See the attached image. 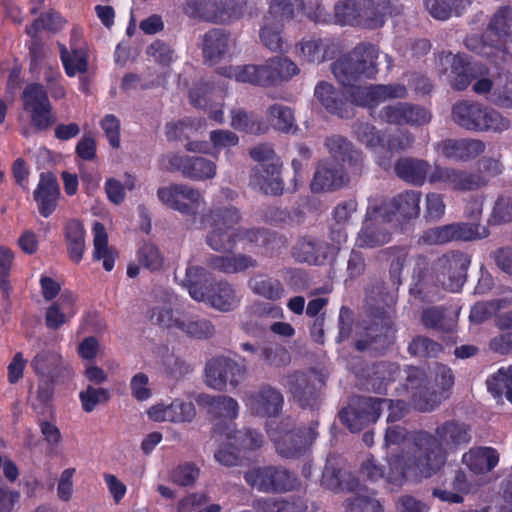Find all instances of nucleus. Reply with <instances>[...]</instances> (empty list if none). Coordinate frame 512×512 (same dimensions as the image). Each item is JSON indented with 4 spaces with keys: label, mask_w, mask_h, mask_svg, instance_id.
Instances as JSON below:
<instances>
[{
    "label": "nucleus",
    "mask_w": 512,
    "mask_h": 512,
    "mask_svg": "<svg viewBox=\"0 0 512 512\" xmlns=\"http://www.w3.org/2000/svg\"><path fill=\"white\" fill-rule=\"evenodd\" d=\"M381 253L390 261L389 277L392 284L398 287L402 283L401 275L408 258V249L404 246H391L382 250Z\"/></svg>",
    "instance_id": "obj_55"
},
{
    "label": "nucleus",
    "mask_w": 512,
    "mask_h": 512,
    "mask_svg": "<svg viewBox=\"0 0 512 512\" xmlns=\"http://www.w3.org/2000/svg\"><path fill=\"white\" fill-rule=\"evenodd\" d=\"M383 212L378 206H369L366 211V218L358 233L357 244L363 248H375L390 241V233L380 226L377 221L383 220Z\"/></svg>",
    "instance_id": "obj_31"
},
{
    "label": "nucleus",
    "mask_w": 512,
    "mask_h": 512,
    "mask_svg": "<svg viewBox=\"0 0 512 512\" xmlns=\"http://www.w3.org/2000/svg\"><path fill=\"white\" fill-rule=\"evenodd\" d=\"M325 146L335 160L347 163L355 169L361 168L363 164L362 152L355 150L353 144L345 137L340 135L327 137Z\"/></svg>",
    "instance_id": "obj_45"
},
{
    "label": "nucleus",
    "mask_w": 512,
    "mask_h": 512,
    "mask_svg": "<svg viewBox=\"0 0 512 512\" xmlns=\"http://www.w3.org/2000/svg\"><path fill=\"white\" fill-rule=\"evenodd\" d=\"M283 405L284 397L281 391L268 384L260 386L247 399V406L251 413L259 417H278Z\"/></svg>",
    "instance_id": "obj_27"
},
{
    "label": "nucleus",
    "mask_w": 512,
    "mask_h": 512,
    "mask_svg": "<svg viewBox=\"0 0 512 512\" xmlns=\"http://www.w3.org/2000/svg\"><path fill=\"white\" fill-rule=\"evenodd\" d=\"M177 329L198 339L210 338L215 332V328L211 321L198 317H186L181 319Z\"/></svg>",
    "instance_id": "obj_61"
},
{
    "label": "nucleus",
    "mask_w": 512,
    "mask_h": 512,
    "mask_svg": "<svg viewBox=\"0 0 512 512\" xmlns=\"http://www.w3.org/2000/svg\"><path fill=\"white\" fill-rule=\"evenodd\" d=\"M486 145L479 139H445L437 144L438 151L447 159L467 162L485 151Z\"/></svg>",
    "instance_id": "obj_33"
},
{
    "label": "nucleus",
    "mask_w": 512,
    "mask_h": 512,
    "mask_svg": "<svg viewBox=\"0 0 512 512\" xmlns=\"http://www.w3.org/2000/svg\"><path fill=\"white\" fill-rule=\"evenodd\" d=\"M452 121L472 132L502 133L511 127V121L500 112L472 100H460L451 109Z\"/></svg>",
    "instance_id": "obj_5"
},
{
    "label": "nucleus",
    "mask_w": 512,
    "mask_h": 512,
    "mask_svg": "<svg viewBox=\"0 0 512 512\" xmlns=\"http://www.w3.org/2000/svg\"><path fill=\"white\" fill-rule=\"evenodd\" d=\"M359 473L372 483L382 480L391 491L402 487L408 478L414 480L422 478L414 469V457H406L402 454L392 455L388 460L387 468L380 465L371 455L361 463Z\"/></svg>",
    "instance_id": "obj_9"
},
{
    "label": "nucleus",
    "mask_w": 512,
    "mask_h": 512,
    "mask_svg": "<svg viewBox=\"0 0 512 512\" xmlns=\"http://www.w3.org/2000/svg\"><path fill=\"white\" fill-rule=\"evenodd\" d=\"M283 28L284 24L264 18V24L259 32L261 43L272 52L282 51L284 45Z\"/></svg>",
    "instance_id": "obj_59"
},
{
    "label": "nucleus",
    "mask_w": 512,
    "mask_h": 512,
    "mask_svg": "<svg viewBox=\"0 0 512 512\" xmlns=\"http://www.w3.org/2000/svg\"><path fill=\"white\" fill-rule=\"evenodd\" d=\"M314 96L329 113L340 118H350L353 116V109L349 101L332 84L320 81L315 86Z\"/></svg>",
    "instance_id": "obj_38"
},
{
    "label": "nucleus",
    "mask_w": 512,
    "mask_h": 512,
    "mask_svg": "<svg viewBox=\"0 0 512 512\" xmlns=\"http://www.w3.org/2000/svg\"><path fill=\"white\" fill-rule=\"evenodd\" d=\"M363 0H341L335 4V22L341 26H359Z\"/></svg>",
    "instance_id": "obj_57"
},
{
    "label": "nucleus",
    "mask_w": 512,
    "mask_h": 512,
    "mask_svg": "<svg viewBox=\"0 0 512 512\" xmlns=\"http://www.w3.org/2000/svg\"><path fill=\"white\" fill-rule=\"evenodd\" d=\"M23 110L29 115L36 131H46L56 123V115L44 86L33 82L27 84L21 95Z\"/></svg>",
    "instance_id": "obj_14"
},
{
    "label": "nucleus",
    "mask_w": 512,
    "mask_h": 512,
    "mask_svg": "<svg viewBox=\"0 0 512 512\" xmlns=\"http://www.w3.org/2000/svg\"><path fill=\"white\" fill-rule=\"evenodd\" d=\"M393 296L384 284L376 283L366 289L364 319L358 324L361 336L354 343L357 351L371 350L384 354L395 343L396 328L393 321Z\"/></svg>",
    "instance_id": "obj_1"
},
{
    "label": "nucleus",
    "mask_w": 512,
    "mask_h": 512,
    "mask_svg": "<svg viewBox=\"0 0 512 512\" xmlns=\"http://www.w3.org/2000/svg\"><path fill=\"white\" fill-rule=\"evenodd\" d=\"M290 426V418H287L277 424L276 427L269 424L267 433L280 456L299 458L312 448L318 437L319 422L312 420L308 427L291 428Z\"/></svg>",
    "instance_id": "obj_8"
},
{
    "label": "nucleus",
    "mask_w": 512,
    "mask_h": 512,
    "mask_svg": "<svg viewBox=\"0 0 512 512\" xmlns=\"http://www.w3.org/2000/svg\"><path fill=\"white\" fill-rule=\"evenodd\" d=\"M231 126L238 131L255 135L263 134L267 130V126L260 117L244 109L231 111Z\"/></svg>",
    "instance_id": "obj_53"
},
{
    "label": "nucleus",
    "mask_w": 512,
    "mask_h": 512,
    "mask_svg": "<svg viewBox=\"0 0 512 512\" xmlns=\"http://www.w3.org/2000/svg\"><path fill=\"white\" fill-rule=\"evenodd\" d=\"M243 477L251 488L263 493L290 492L300 484L295 473L280 465L255 467L246 471Z\"/></svg>",
    "instance_id": "obj_12"
},
{
    "label": "nucleus",
    "mask_w": 512,
    "mask_h": 512,
    "mask_svg": "<svg viewBox=\"0 0 512 512\" xmlns=\"http://www.w3.org/2000/svg\"><path fill=\"white\" fill-rule=\"evenodd\" d=\"M64 237L70 260L78 264L83 259L85 251V229L78 219H70L64 227Z\"/></svg>",
    "instance_id": "obj_47"
},
{
    "label": "nucleus",
    "mask_w": 512,
    "mask_h": 512,
    "mask_svg": "<svg viewBox=\"0 0 512 512\" xmlns=\"http://www.w3.org/2000/svg\"><path fill=\"white\" fill-rule=\"evenodd\" d=\"M325 385L324 376L315 369L295 371L287 376L288 392L302 409L319 408Z\"/></svg>",
    "instance_id": "obj_15"
},
{
    "label": "nucleus",
    "mask_w": 512,
    "mask_h": 512,
    "mask_svg": "<svg viewBox=\"0 0 512 512\" xmlns=\"http://www.w3.org/2000/svg\"><path fill=\"white\" fill-rule=\"evenodd\" d=\"M60 195V185L55 174L51 171L40 173L39 182L33 192V198L42 217L48 218L54 213L58 206Z\"/></svg>",
    "instance_id": "obj_29"
},
{
    "label": "nucleus",
    "mask_w": 512,
    "mask_h": 512,
    "mask_svg": "<svg viewBox=\"0 0 512 512\" xmlns=\"http://www.w3.org/2000/svg\"><path fill=\"white\" fill-rule=\"evenodd\" d=\"M347 177L343 167L333 160H322L318 163L311 182V190L314 193L335 191L342 188Z\"/></svg>",
    "instance_id": "obj_32"
},
{
    "label": "nucleus",
    "mask_w": 512,
    "mask_h": 512,
    "mask_svg": "<svg viewBox=\"0 0 512 512\" xmlns=\"http://www.w3.org/2000/svg\"><path fill=\"white\" fill-rule=\"evenodd\" d=\"M94 233V250L93 259L103 260V268L110 272L113 270L117 252L108 246V235L104 225L100 222H95L93 225Z\"/></svg>",
    "instance_id": "obj_50"
},
{
    "label": "nucleus",
    "mask_w": 512,
    "mask_h": 512,
    "mask_svg": "<svg viewBox=\"0 0 512 512\" xmlns=\"http://www.w3.org/2000/svg\"><path fill=\"white\" fill-rule=\"evenodd\" d=\"M430 184L442 183L455 191H472L486 185L487 181L477 173H469L456 168L435 165L430 172Z\"/></svg>",
    "instance_id": "obj_23"
},
{
    "label": "nucleus",
    "mask_w": 512,
    "mask_h": 512,
    "mask_svg": "<svg viewBox=\"0 0 512 512\" xmlns=\"http://www.w3.org/2000/svg\"><path fill=\"white\" fill-rule=\"evenodd\" d=\"M88 57V52L83 47L71 46V52H69L65 46H62L60 50V59L68 77L86 73L88 71Z\"/></svg>",
    "instance_id": "obj_51"
},
{
    "label": "nucleus",
    "mask_w": 512,
    "mask_h": 512,
    "mask_svg": "<svg viewBox=\"0 0 512 512\" xmlns=\"http://www.w3.org/2000/svg\"><path fill=\"white\" fill-rule=\"evenodd\" d=\"M489 100L499 108L512 109V73L498 75Z\"/></svg>",
    "instance_id": "obj_56"
},
{
    "label": "nucleus",
    "mask_w": 512,
    "mask_h": 512,
    "mask_svg": "<svg viewBox=\"0 0 512 512\" xmlns=\"http://www.w3.org/2000/svg\"><path fill=\"white\" fill-rule=\"evenodd\" d=\"M331 246L320 239L305 236L299 238L292 248V256L299 263L322 265L328 258Z\"/></svg>",
    "instance_id": "obj_35"
},
{
    "label": "nucleus",
    "mask_w": 512,
    "mask_h": 512,
    "mask_svg": "<svg viewBox=\"0 0 512 512\" xmlns=\"http://www.w3.org/2000/svg\"><path fill=\"white\" fill-rule=\"evenodd\" d=\"M379 48L370 42L358 43L348 54L332 64V73L344 87H349L350 105L375 109L379 104L376 84L356 86L362 77L375 79L378 74Z\"/></svg>",
    "instance_id": "obj_2"
},
{
    "label": "nucleus",
    "mask_w": 512,
    "mask_h": 512,
    "mask_svg": "<svg viewBox=\"0 0 512 512\" xmlns=\"http://www.w3.org/2000/svg\"><path fill=\"white\" fill-rule=\"evenodd\" d=\"M381 415L380 398L357 396L339 411L340 422L352 433L360 432L375 423Z\"/></svg>",
    "instance_id": "obj_18"
},
{
    "label": "nucleus",
    "mask_w": 512,
    "mask_h": 512,
    "mask_svg": "<svg viewBox=\"0 0 512 512\" xmlns=\"http://www.w3.org/2000/svg\"><path fill=\"white\" fill-rule=\"evenodd\" d=\"M442 350L439 342L423 335L413 337L407 347L410 356L422 359L436 358Z\"/></svg>",
    "instance_id": "obj_58"
},
{
    "label": "nucleus",
    "mask_w": 512,
    "mask_h": 512,
    "mask_svg": "<svg viewBox=\"0 0 512 512\" xmlns=\"http://www.w3.org/2000/svg\"><path fill=\"white\" fill-rule=\"evenodd\" d=\"M110 398L109 391L105 388H95L92 385H88L85 390L79 393V400L82 405V409L86 413L92 412L97 405L106 403Z\"/></svg>",
    "instance_id": "obj_64"
},
{
    "label": "nucleus",
    "mask_w": 512,
    "mask_h": 512,
    "mask_svg": "<svg viewBox=\"0 0 512 512\" xmlns=\"http://www.w3.org/2000/svg\"><path fill=\"white\" fill-rule=\"evenodd\" d=\"M184 12L192 18L213 23H223L229 17L222 0H191L186 3Z\"/></svg>",
    "instance_id": "obj_40"
},
{
    "label": "nucleus",
    "mask_w": 512,
    "mask_h": 512,
    "mask_svg": "<svg viewBox=\"0 0 512 512\" xmlns=\"http://www.w3.org/2000/svg\"><path fill=\"white\" fill-rule=\"evenodd\" d=\"M512 7L500 6L489 18L481 35H470L464 40L465 47L482 57H491L497 51L501 40L511 31Z\"/></svg>",
    "instance_id": "obj_10"
},
{
    "label": "nucleus",
    "mask_w": 512,
    "mask_h": 512,
    "mask_svg": "<svg viewBox=\"0 0 512 512\" xmlns=\"http://www.w3.org/2000/svg\"><path fill=\"white\" fill-rule=\"evenodd\" d=\"M489 229L476 222H454L443 226L427 229L421 240L428 245H443L450 242H469L485 239Z\"/></svg>",
    "instance_id": "obj_16"
},
{
    "label": "nucleus",
    "mask_w": 512,
    "mask_h": 512,
    "mask_svg": "<svg viewBox=\"0 0 512 512\" xmlns=\"http://www.w3.org/2000/svg\"><path fill=\"white\" fill-rule=\"evenodd\" d=\"M470 484L462 470H456L451 478L441 480L438 487L432 489V496L442 502L460 504L463 494L469 492Z\"/></svg>",
    "instance_id": "obj_39"
},
{
    "label": "nucleus",
    "mask_w": 512,
    "mask_h": 512,
    "mask_svg": "<svg viewBox=\"0 0 512 512\" xmlns=\"http://www.w3.org/2000/svg\"><path fill=\"white\" fill-rule=\"evenodd\" d=\"M281 167L278 162L258 163L251 170L250 185L265 195H282L284 181L281 177Z\"/></svg>",
    "instance_id": "obj_28"
},
{
    "label": "nucleus",
    "mask_w": 512,
    "mask_h": 512,
    "mask_svg": "<svg viewBox=\"0 0 512 512\" xmlns=\"http://www.w3.org/2000/svg\"><path fill=\"white\" fill-rule=\"evenodd\" d=\"M296 49L306 62L319 64L335 58L338 45L333 38L312 36L303 38L296 45Z\"/></svg>",
    "instance_id": "obj_34"
},
{
    "label": "nucleus",
    "mask_w": 512,
    "mask_h": 512,
    "mask_svg": "<svg viewBox=\"0 0 512 512\" xmlns=\"http://www.w3.org/2000/svg\"><path fill=\"white\" fill-rule=\"evenodd\" d=\"M421 192L416 190H406L391 198L383 201L378 206L383 212V222H391L394 217L403 221L418 217L420 213Z\"/></svg>",
    "instance_id": "obj_24"
},
{
    "label": "nucleus",
    "mask_w": 512,
    "mask_h": 512,
    "mask_svg": "<svg viewBox=\"0 0 512 512\" xmlns=\"http://www.w3.org/2000/svg\"><path fill=\"white\" fill-rule=\"evenodd\" d=\"M139 264L150 272H157L164 265V256L159 247L151 242H144L137 250Z\"/></svg>",
    "instance_id": "obj_60"
},
{
    "label": "nucleus",
    "mask_w": 512,
    "mask_h": 512,
    "mask_svg": "<svg viewBox=\"0 0 512 512\" xmlns=\"http://www.w3.org/2000/svg\"><path fill=\"white\" fill-rule=\"evenodd\" d=\"M472 439L471 428L468 424L448 420L435 429V434L427 431H418L413 443L414 469L423 478L436 474L446 463V448L456 450L470 443Z\"/></svg>",
    "instance_id": "obj_3"
},
{
    "label": "nucleus",
    "mask_w": 512,
    "mask_h": 512,
    "mask_svg": "<svg viewBox=\"0 0 512 512\" xmlns=\"http://www.w3.org/2000/svg\"><path fill=\"white\" fill-rule=\"evenodd\" d=\"M30 367L38 380L65 384L74 376L71 365L54 349H42L37 352L30 361Z\"/></svg>",
    "instance_id": "obj_20"
},
{
    "label": "nucleus",
    "mask_w": 512,
    "mask_h": 512,
    "mask_svg": "<svg viewBox=\"0 0 512 512\" xmlns=\"http://www.w3.org/2000/svg\"><path fill=\"white\" fill-rule=\"evenodd\" d=\"M391 9L390 0H363L359 26L371 30L382 27Z\"/></svg>",
    "instance_id": "obj_46"
},
{
    "label": "nucleus",
    "mask_w": 512,
    "mask_h": 512,
    "mask_svg": "<svg viewBox=\"0 0 512 512\" xmlns=\"http://www.w3.org/2000/svg\"><path fill=\"white\" fill-rule=\"evenodd\" d=\"M462 462L474 474H485L498 465L499 454L492 447H475L463 454Z\"/></svg>",
    "instance_id": "obj_43"
},
{
    "label": "nucleus",
    "mask_w": 512,
    "mask_h": 512,
    "mask_svg": "<svg viewBox=\"0 0 512 512\" xmlns=\"http://www.w3.org/2000/svg\"><path fill=\"white\" fill-rule=\"evenodd\" d=\"M446 57L451 58V86L458 91L465 90L477 78L470 56L449 52Z\"/></svg>",
    "instance_id": "obj_44"
},
{
    "label": "nucleus",
    "mask_w": 512,
    "mask_h": 512,
    "mask_svg": "<svg viewBox=\"0 0 512 512\" xmlns=\"http://www.w3.org/2000/svg\"><path fill=\"white\" fill-rule=\"evenodd\" d=\"M431 166L428 161L412 157L400 158L394 165L397 177L415 186H422L429 178Z\"/></svg>",
    "instance_id": "obj_41"
},
{
    "label": "nucleus",
    "mask_w": 512,
    "mask_h": 512,
    "mask_svg": "<svg viewBox=\"0 0 512 512\" xmlns=\"http://www.w3.org/2000/svg\"><path fill=\"white\" fill-rule=\"evenodd\" d=\"M320 484L333 492H356L362 486L358 477L343 469L341 460L334 454L326 458Z\"/></svg>",
    "instance_id": "obj_22"
},
{
    "label": "nucleus",
    "mask_w": 512,
    "mask_h": 512,
    "mask_svg": "<svg viewBox=\"0 0 512 512\" xmlns=\"http://www.w3.org/2000/svg\"><path fill=\"white\" fill-rule=\"evenodd\" d=\"M209 266L226 274L243 272L249 268H255L257 261L251 256L238 253L231 256L212 255L209 258Z\"/></svg>",
    "instance_id": "obj_49"
},
{
    "label": "nucleus",
    "mask_w": 512,
    "mask_h": 512,
    "mask_svg": "<svg viewBox=\"0 0 512 512\" xmlns=\"http://www.w3.org/2000/svg\"><path fill=\"white\" fill-rule=\"evenodd\" d=\"M212 230L206 237L209 247L218 252H231L240 241V228H234L241 219L239 210L233 206L211 209L207 215Z\"/></svg>",
    "instance_id": "obj_11"
},
{
    "label": "nucleus",
    "mask_w": 512,
    "mask_h": 512,
    "mask_svg": "<svg viewBox=\"0 0 512 512\" xmlns=\"http://www.w3.org/2000/svg\"><path fill=\"white\" fill-rule=\"evenodd\" d=\"M245 374V365L226 356L209 359L204 369L205 383L218 391H224L228 383L236 388L244 379Z\"/></svg>",
    "instance_id": "obj_19"
},
{
    "label": "nucleus",
    "mask_w": 512,
    "mask_h": 512,
    "mask_svg": "<svg viewBox=\"0 0 512 512\" xmlns=\"http://www.w3.org/2000/svg\"><path fill=\"white\" fill-rule=\"evenodd\" d=\"M168 162L173 170L179 171L185 178L195 181L212 179L217 172L216 163L202 156L173 154L169 156Z\"/></svg>",
    "instance_id": "obj_26"
},
{
    "label": "nucleus",
    "mask_w": 512,
    "mask_h": 512,
    "mask_svg": "<svg viewBox=\"0 0 512 512\" xmlns=\"http://www.w3.org/2000/svg\"><path fill=\"white\" fill-rule=\"evenodd\" d=\"M199 404L207 408V412L214 419H219L218 423L228 424L227 420H233L238 417V402L226 395H202L199 398Z\"/></svg>",
    "instance_id": "obj_42"
},
{
    "label": "nucleus",
    "mask_w": 512,
    "mask_h": 512,
    "mask_svg": "<svg viewBox=\"0 0 512 512\" xmlns=\"http://www.w3.org/2000/svg\"><path fill=\"white\" fill-rule=\"evenodd\" d=\"M196 415L192 402H184L179 399L172 401L169 405L157 404L148 410V416L155 422H191Z\"/></svg>",
    "instance_id": "obj_37"
},
{
    "label": "nucleus",
    "mask_w": 512,
    "mask_h": 512,
    "mask_svg": "<svg viewBox=\"0 0 512 512\" xmlns=\"http://www.w3.org/2000/svg\"><path fill=\"white\" fill-rule=\"evenodd\" d=\"M267 116L272 120L276 130L289 132L294 126V115L290 107L273 104L267 110Z\"/></svg>",
    "instance_id": "obj_63"
},
{
    "label": "nucleus",
    "mask_w": 512,
    "mask_h": 512,
    "mask_svg": "<svg viewBox=\"0 0 512 512\" xmlns=\"http://www.w3.org/2000/svg\"><path fill=\"white\" fill-rule=\"evenodd\" d=\"M299 11H303L315 23L326 24L329 22L330 15L320 0H270L264 18L284 24L293 20Z\"/></svg>",
    "instance_id": "obj_17"
},
{
    "label": "nucleus",
    "mask_w": 512,
    "mask_h": 512,
    "mask_svg": "<svg viewBox=\"0 0 512 512\" xmlns=\"http://www.w3.org/2000/svg\"><path fill=\"white\" fill-rule=\"evenodd\" d=\"M261 361L269 366L281 367L290 363L291 356L283 345L276 342H264Z\"/></svg>",
    "instance_id": "obj_62"
},
{
    "label": "nucleus",
    "mask_w": 512,
    "mask_h": 512,
    "mask_svg": "<svg viewBox=\"0 0 512 512\" xmlns=\"http://www.w3.org/2000/svg\"><path fill=\"white\" fill-rule=\"evenodd\" d=\"M470 263L471 258L467 253L451 250L437 258L431 269L438 285L445 290L458 292L466 281Z\"/></svg>",
    "instance_id": "obj_13"
},
{
    "label": "nucleus",
    "mask_w": 512,
    "mask_h": 512,
    "mask_svg": "<svg viewBox=\"0 0 512 512\" xmlns=\"http://www.w3.org/2000/svg\"><path fill=\"white\" fill-rule=\"evenodd\" d=\"M240 241H246L268 257L278 256L288 247V241L284 235L265 227L240 228Z\"/></svg>",
    "instance_id": "obj_25"
},
{
    "label": "nucleus",
    "mask_w": 512,
    "mask_h": 512,
    "mask_svg": "<svg viewBox=\"0 0 512 512\" xmlns=\"http://www.w3.org/2000/svg\"><path fill=\"white\" fill-rule=\"evenodd\" d=\"M157 196L164 205L186 216H195L204 204L200 191L187 184L160 187Z\"/></svg>",
    "instance_id": "obj_21"
},
{
    "label": "nucleus",
    "mask_w": 512,
    "mask_h": 512,
    "mask_svg": "<svg viewBox=\"0 0 512 512\" xmlns=\"http://www.w3.org/2000/svg\"><path fill=\"white\" fill-rule=\"evenodd\" d=\"M230 34L221 28L208 30L202 37L201 51L205 64L221 62L229 51Z\"/></svg>",
    "instance_id": "obj_36"
},
{
    "label": "nucleus",
    "mask_w": 512,
    "mask_h": 512,
    "mask_svg": "<svg viewBox=\"0 0 512 512\" xmlns=\"http://www.w3.org/2000/svg\"><path fill=\"white\" fill-rule=\"evenodd\" d=\"M184 285L190 296L197 301H207L220 311L233 310L239 300L231 284L226 281L208 283L207 271L203 267L190 266L186 269Z\"/></svg>",
    "instance_id": "obj_6"
},
{
    "label": "nucleus",
    "mask_w": 512,
    "mask_h": 512,
    "mask_svg": "<svg viewBox=\"0 0 512 512\" xmlns=\"http://www.w3.org/2000/svg\"><path fill=\"white\" fill-rule=\"evenodd\" d=\"M60 382H51L39 380L34 398L30 405L33 411L39 416H46L52 410V401L54 397L55 385Z\"/></svg>",
    "instance_id": "obj_54"
},
{
    "label": "nucleus",
    "mask_w": 512,
    "mask_h": 512,
    "mask_svg": "<svg viewBox=\"0 0 512 512\" xmlns=\"http://www.w3.org/2000/svg\"><path fill=\"white\" fill-rule=\"evenodd\" d=\"M300 72L295 62L288 57L275 56L264 64H248L233 68V77L237 82L260 87H274L288 82Z\"/></svg>",
    "instance_id": "obj_7"
},
{
    "label": "nucleus",
    "mask_w": 512,
    "mask_h": 512,
    "mask_svg": "<svg viewBox=\"0 0 512 512\" xmlns=\"http://www.w3.org/2000/svg\"><path fill=\"white\" fill-rule=\"evenodd\" d=\"M454 384L452 369L444 364H436L433 372L420 367L406 369V388L416 410L429 412L437 407Z\"/></svg>",
    "instance_id": "obj_4"
},
{
    "label": "nucleus",
    "mask_w": 512,
    "mask_h": 512,
    "mask_svg": "<svg viewBox=\"0 0 512 512\" xmlns=\"http://www.w3.org/2000/svg\"><path fill=\"white\" fill-rule=\"evenodd\" d=\"M251 291L270 301L280 300L285 295V288L279 279L266 273H256L248 280Z\"/></svg>",
    "instance_id": "obj_48"
},
{
    "label": "nucleus",
    "mask_w": 512,
    "mask_h": 512,
    "mask_svg": "<svg viewBox=\"0 0 512 512\" xmlns=\"http://www.w3.org/2000/svg\"><path fill=\"white\" fill-rule=\"evenodd\" d=\"M487 389L495 397L504 396L512 404V365L500 367L488 377Z\"/></svg>",
    "instance_id": "obj_52"
},
{
    "label": "nucleus",
    "mask_w": 512,
    "mask_h": 512,
    "mask_svg": "<svg viewBox=\"0 0 512 512\" xmlns=\"http://www.w3.org/2000/svg\"><path fill=\"white\" fill-rule=\"evenodd\" d=\"M212 432L214 435L225 436L228 444L241 452L255 451L264 443L263 434L256 429L236 430L231 424L216 423Z\"/></svg>",
    "instance_id": "obj_30"
}]
</instances>
